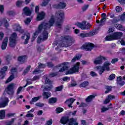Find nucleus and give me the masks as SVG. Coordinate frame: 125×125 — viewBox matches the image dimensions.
<instances>
[{"label":"nucleus","instance_id":"nucleus-32","mask_svg":"<svg viewBox=\"0 0 125 125\" xmlns=\"http://www.w3.org/2000/svg\"><path fill=\"white\" fill-rule=\"evenodd\" d=\"M89 84V83H88L87 81H85L80 84V87H86V86H87V85H88Z\"/></svg>","mask_w":125,"mask_h":125},{"label":"nucleus","instance_id":"nucleus-15","mask_svg":"<svg viewBox=\"0 0 125 125\" xmlns=\"http://www.w3.org/2000/svg\"><path fill=\"white\" fill-rule=\"evenodd\" d=\"M13 29L15 31H18L20 33H21V34H23V33H24V30L21 29V26H20V25L18 23H15L14 24Z\"/></svg>","mask_w":125,"mask_h":125},{"label":"nucleus","instance_id":"nucleus-53","mask_svg":"<svg viewBox=\"0 0 125 125\" xmlns=\"http://www.w3.org/2000/svg\"><path fill=\"white\" fill-rule=\"evenodd\" d=\"M49 0H44L42 4V6H45V5H47V3H48V2H49Z\"/></svg>","mask_w":125,"mask_h":125},{"label":"nucleus","instance_id":"nucleus-8","mask_svg":"<svg viewBox=\"0 0 125 125\" xmlns=\"http://www.w3.org/2000/svg\"><path fill=\"white\" fill-rule=\"evenodd\" d=\"M14 86H15V83H11L10 84L8 85L7 87L5 89V91L9 94V95H12L14 93Z\"/></svg>","mask_w":125,"mask_h":125},{"label":"nucleus","instance_id":"nucleus-49","mask_svg":"<svg viewBox=\"0 0 125 125\" xmlns=\"http://www.w3.org/2000/svg\"><path fill=\"white\" fill-rule=\"evenodd\" d=\"M45 64L41 63H39L38 68H39V69H43V68H45Z\"/></svg>","mask_w":125,"mask_h":125},{"label":"nucleus","instance_id":"nucleus-12","mask_svg":"<svg viewBox=\"0 0 125 125\" xmlns=\"http://www.w3.org/2000/svg\"><path fill=\"white\" fill-rule=\"evenodd\" d=\"M2 103H0V108H4L8 105V103L9 102V100L8 98L5 97L1 99Z\"/></svg>","mask_w":125,"mask_h":125},{"label":"nucleus","instance_id":"nucleus-17","mask_svg":"<svg viewBox=\"0 0 125 125\" xmlns=\"http://www.w3.org/2000/svg\"><path fill=\"white\" fill-rule=\"evenodd\" d=\"M39 12L40 7L39 6H36L35 7V12L36 13H37V16H45V13H44V12H41V13H39Z\"/></svg>","mask_w":125,"mask_h":125},{"label":"nucleus","instance_id":"nucleus-23","mask_svg":"<svg viewBox=\"0 0 125 125\" xmlns=\"http://www.w3.org/2000/svg\"><path fill=\"white\" fill-rule=\"evenodd\" d=\"M75 99L71 98L69 100H66V101L65 102V104H67L69 108L72 107V104L75 102Z\"/></svg>","mask_w":125,"mask_h":125},{"label":"nucleus","instance_id":"nucleus-24","mask_svg":"<svg viewBox=\"0 0 125 125\" xmlns=\"http://www.w3.org/2000/svg\"><path fill=\"white\" fill-rule=\"evenodd\" d=\"M67 6V4L65 2H60L57 6H56V8H60V9H62V8H65Z\"/></svg>","mask_w":125,"mask_h":125},{"label":"nucleus","instance_id":"nucleus-34","mask_svg":"<svg viewBox=\"0 0 125 125\" xmlns=\"http://www.w3.org/2000/svg\"><path fill=\"white\" fill-rule=\"evenodd\" d=\"M94 97H95V96L94 95H90V96H88L86 99V102H90V101H91V100H92V99H93V98H94Z\"/></svg>","mask_w":125,"mask_h":125},{"label":"nucleus","instance_id":"nucleus-50","mask_svg":"<svg viewBox=\"0 0 125 125\" xmlns=\"http://www.w3.org/2000/svg\"><path fill=\"white\" fill-rule=\"evenodd\" d=\"M4 77H5V73L2 71H0V79H2Z\"/></svg>","mask_w":125,"mask_h":125},{"label":"nucleus","instance_id":"nucleus-41","mask_svg":"<svg viewBox=\"0 0 125 125\" xmlns=\"http://www.w3.org/2000/svg\"><path fill=\"white\" fill-rule=\"evenodd\" d=\"M56 16H64V12L61 11H58L56 13Z\"/></svg>","mask_w":125,"mask_h":125},{"label":"nucleus","instance_id":"nucleus-46","mask_svg":"<svg viewBox=\"0 0 125 125\" xmlns=\"http://www.w3.org/2000/svg\"><path fill=\"white\" fill-rule=\"evenodd\" d=\"M63 89V85H61L56 87L55 91H61Z\"/></svg>","mask_w":125,"mask_h":125},{"label":"nucleus","instance_id":"nucleus-26","mask_svg":"<svg viewBox=\"0 0 125 125\" xmlns=\"http://www.w3.org/2000/svg\"><path fill=\"white\" fill-rule=\"evenodd\" d=\"M43 99H48L51 96V93L49 92H43L42 93Z\"/></svg>","mask_w":125,"mask_h":125},{"label":"nucleus","instance_id":"nucleus-22","mask_svg":"<svg viewBox=\"0 0 125 125\" xmlns=\"http://www.w3.org/2000/svg\"><path fill=\"white\" fill-rule=\"evenodd\" d=\"M18 61L21 63L23 64L26 60H27V56H21L19 57L18 59Z\"/></svg>","mask_w":125,"mask_h":125},{"label":"nucleus","instance_id":"nucleus-20","mask_svg":"<svg viewBox=\"0 0 125 125\" xmlns=\"http://www.w3.org/2000/svg\"><path fill=\"white\" fill-rule=\"evenodd\" d=\"M0 26H4L6 28H7L9 26V23L5 19H3L0 21Z\"/></svg>","mask_w":125,"mask_h":125},{"label":"nucleus","instance_id":"nucleus-63","mask_svg":"<svg viewBox=\"0 0 125 125\" xmlns=\"http://www.w3.org/2000/svg\"><path fill=\"white\" fill-rule=\"evenodd\" d=\"M87 8H88V5H85L82 7V10L83 11H85Z\"/></svg>","mask_w":125,"mask_h":125},{"label":"nucleus","instance_id":"nucleus-29","mask_svg":"<svg viewBox=\"0 0 125 125\" xmlns=\"http://www.w3.org/2000/svg\"><path fill=\"white\" fill-rule=\"evenodd\" d=\"M5 117V111L4 110H0V120H3Z\"/></svg>","mask_w":125,"mask_h":125},{"label":"nucleus","instance_id":"nucleus-14","mask_svg":"<svg viewBox=\"0 0 125 125\" xmlns=\"http://www.w3.org/2000/svg\"><path fill=\"white\" fill-rule=\"evenodd\" d=\"M102 60H105V57L102 56H99L95 60L94 63L96 65L102 64Z\"/></svg>","mask_w":125,"mask_h":125},{"label":"nucleus","instance_id":"nucleus-1","mask_svg":"<svg viewBox=\"0 0 125 125\" xmlns=\"http://www.w3.org/2000/svg\"><path fill=\"white\" fill-rule=\"evenodd\" d=\"M63 18L62 16L51 17L48 23L43 22L39 25L38 31H36L33 35V40H35V39L38 37V34L39 33H42V31H43L42 36L38 37L37 42L40 43V42H42L46 41V40H47V38H48L47 30L50 29V27L53 26V24H54L55 22L57 27L61 28V26H62V23H63Z\"/></svg>","mask_w":125,"mask_h":125},{"label":"nucleus","instance_id":"nucleus-21","mask_svg":"<svg viewBox=\"0 0 125 125\" xmlns=\"http://www.w3.org/2000/svg\"><path fill=\"white\" fill-rule=\"evenodd\" d=\"M23 12L27 16H30V15H31L32 14V11L28 7H25L24 8Z\"/></svg>","mask_w":125,"mask_h":125},{"label":"nucleus","instance_id":"nucleus-64","mask_svg":"<svg viewBox=\"0 0 125 125\" xmlns=\"http://www.w3.org/2000/svg\"><path fill=\"white\" fill-rule=\"evenodd\" d=\"M52 125V120L50 119V120L47 122L46 125Z\"/></svg>","mask_w":125,"mask_h":125},{"label":"nucleus","instance_id":"nucleus-36","mask_svg":"<svg viewBox=\"0 0 125 125\" xmlns=\"http://www.w3.org/2000/svg\"><path fill=\"white\" fill-rule=\"evenodd\" d=\"M7 14L10 16H14V15H16V13L14 11H9L7 12Z\"/></svg>","mask_w":125,"mask_h":125},{"label":"nucleus","instance_id":"nucleus-10","mask_svg":"<svg viewBox=\"0 0 125 125\" xmlns=\"http://www.w3.org/2000/svg\"><path fill=\"white\" fill-rule=\"evenodd\" d=\"M94 47V45L91 43H85L81 47V49H84L86 51H91Z\"/></svg>","mask_w":125,"mask_h":125},{"label":"nucleus","instance_id":"nucleus-59","mask_svg":"<svg viewBox=\"0 0 125 125\" xmlns=\"http://www.w3.org/2000/svg\"><path fill=\"white\" fill-rule=\"evenodd\" d=\"M51 88H52V85H50V86L49 87H46L45 88H44V91L46 90L47 91H48V90H50V89H51Z\"/></svg>","mask_w":125,"mask_h":125},{"label":"nucleus","instance_id":"nucleus-45","mask_svg":"<svg viewBox=\"0 0 125 125\" xmlns=\"http://www.w3.org/2000/svg\"><path fill=\"white\" fill-rule=\"evenodd\" d=\"M63 110L64 109H63V108L61 107H59L56 109V113H57V114H59V113H61L62 112H63Z\"/></svg>","mask_w":125,"mask_h":125},{"label":"nucleus","instance_id":"nucleus-44","mask_svg":"<svg viewBox=\"0 0 125 125\" xmlns=\"http://www.w3.org/2000/svg\"><path fill=\"white\" fill-rule=\"evenodd\" d=\"M23 3H24V2H23L22 1L18 0L17 2L16 5L18 7H20V6H21V5H22V4H23Z\"/></svg>","mask_w":125,"mask_h":125},{"label":"nucleus","instance_id":"nucleus-35","mask_svg":"<svg viewBox=\"0 0 125 125\" xmlns=\"http://www.w3.org/2000/svg\"><path fill=\"white\" fill-rule=\"evenodd\" d=\"M96 31L93 30L87 33L88 37H92V36H94V35H96Z\"/></svg>","mask_w":125,"mask_h":125},{"label":"nucleus","instance_id":"nucleus-9","mask_svg":"<svg viewBox=\"0 0 125 125\" xmlns=\"http://www.w3.org/2000/svg\"><path fill=\"white\" fill-rule=\"evenodd\" d=\"M77 26L79 27L81 30H88L91 25H90L89 23L86 24V21H83L82 23H77Z\"/></svg>","mask_w":125,"mask_h":125},{"label":"nucleus","instance_id":"nucleus-40","mask_svg":"<svg viewBox=\"0 0 125 125\" xmlns=\"http://www.w3.org/2000/svg\"><path fill=\"white\" fill-rule=\"evenodd\" d=\"M115 10L117 12H121L123 10V8L120 6H117L116 7Z\"/></svg>","mask_w":125,"mask_h":125},{"label":"nucleus","instance_id":"nucleus-58","mask_svg":"<svg viewBox=\"0 0 125 125\" xmlns=\"http://www.w3.org/2000/svg\"><path fill=\"white\" fill-rule=\"evenodd\" d=\"M22 88H23V87L20 86L19 87L17 91V94H20V92H21V90H22Z\"/></svg>","mask_w":125,"mask_h":125},{"label":"nucleus","instance_id":"nucleus-11","mask_svg":"<svg viewBox=\"0 0 125 125\" xmlns=\"http://www.w3.org/2000/svg\"><path fill=\"white\" fill-rule=\"evenodd\" d=\"M69 63L68 62H63L62 63H61L58 65V68L59 69L61 68V69L59 70V72L60 73H62V72H64V71H66V70H68V64Z\"/></svg>","mask_w":125,"mask_h":125},{"label":"nucleus","instance_id":"nucleus-19","mask_svg":"<svg viewBox=\"0 0 125 125\" xmlns=\"http://www.w3.org/2000/svg\"><path fill=\"white\" fill-rule=\"evenodd\" d=\"M25 37H26V39L24 42V44H27L29 42V40H30V33L27 32L25 34L24 36H23L21 37V39L22 40H24L25 39Z\"/></svg>","mask_w":125,"mask_h":125},{"label":"nucleus","instance_id":"nucleus-3","mask_svg":"<svg viewBox=\"0 0 125 125\" xmlns=\"http://www.w3.org/2000/svg\"><path fill=\"white\" fill-rule=\"evenodd\" d=\"M60 122L62 125H66L69 122L67 125H79V123L77 122V119L75 118L69 119L68 117H62L61 119Z\"/></svg>","mask_w":125,"mask_h":125},{"label":"nucleus","instance_id":"nucleus-48","mask_svg":"<svg viewBox=\"0 0 125 125\" xmlns=\"http://www.w3.org/2000/svg\"><path fill=\"white\" fill-rule=\"evenodd\" d=\"M115 78H116V76L115 75V74H112L110 76H109L108 80L109 81H113V80H114Z\"/></svg>","mask_w":125,"mask_h":125},{"label":"nucleus","instance_id":"nucleus-55","mask_svg":"<svg viewBox=\"0 0 125 125\" xmlns=\"http://www.w3.org/2000/svg\"><path fill=\"white\" fill-rule=\"evenodd\" d=\"M116 29L120 31H123V26L121 24H118L116 26Z\"/></svg>","mask_w":125,"mask_h":125},{"label":"nucleus","instance_id":"nucleus-38","mask_svg":"<svg viewBox=\"0 0 125 125\" xmlns=\"http://www.w3.org/2000/svg\"><path fill=\"white\" fill-rule=\"evenodd\" d=\"M42 71L41 70L39 69H36L33 71V74L34 75H38L40 74V73H42Z\"/></svg>","mask_w":125,"mask_h":125},{"label":"nucleus","instance_id":"nucleus-39","mask_svg":"<svg viewBox=\"0 0 125 125\" xmlns=\"http://www.w3.org/2000/svg\"><path fill=\"white\" fill-rule=\"evenodd\" d=\"M101 113H104L106 111H108L109 110V108L106 107L105 106H102L101 108Z\"/></svg>","mask_w":125,"mask_h":125},{"label":"nucleus","instance_id":"nucleus-54","mask_svg":"<svg viewBox=\"0 0 125 125\" xmlns=\"http://www.w3.org/2000/svg\"><path fill=\"white\" fill-rule=\"evenodd\" d=\"M32 83H33L32 82V80H28L27 81V83L25 84V86H23V87H26V86H27L28 84H32Z\"/></svg>","mask_w":125,"mask_h":125},{"label":"nucleus","instance_id":"nucleus-7","mask_svg":"<svg viewBox=\"0 0 125 125\" xmlns=\"http://www.w3.org/2000/svg\"><path fill=\"white\" fill-rule=\"evenodd\" d=\"M80 68V62H77L73 67L70 68L69 70L66 71V75H71V74H75L79 72V69Z\"/></svg>","mask_w":125,"mask_h":125},{"label":"nucleus","instance_id":"nucleus-16","mask_svg":"<svg viewBox=\"0 0 125 125\" xmlns=\"http://www.w3.org/2000/svg\"><path fill=\"white\" fill-rule=\"evenodd\" d=\"M8 42V38L5 37L2 43V45H1L2 50H4L6 49Z\"/></svg>","mask_w":125,"mask_h":125},{"label":"nucleus","instance_id":"nucleus-51","mask_svg":"<svg viewBox=\"0 0 125 125\" xmlns=\"http://www.w3.org/2000/svg\"><path fill=\"white\" fill-rule=\"evenodd\" d=\"M36 106H37V107H43L44 104L42 103H37L36 104Z\"/></svg>","mask_w":125,"mask_h":125},{"label":"nucleus","instance_id":"nucleus-13","mask_svg":"<svg viewBox=\"0 0 125 125\" xmlns=\"http://www.w3.org/2000/svg\"><path fill=\"white\" fill-rule=\"evenodd\" d=\"M11 73L12 75L7 79V80L5 82V83H10L13 79H14V75H13L14 73H16V68L13 67L11 70Z\"/></svg>","mask_w":125,"mask_h":125},{"label":"nucleus","instance_id":"nucleus-62","mask_svg":"<svg viewBox=\"0 0 125 125\" xmlns=\"http://www.w3.org/2000/svg\"><path fill=\"white\" fill-rule=\"evenodd\" d=\"M90 75H91V77H97V74H96V73H95L94 71H91Z\"/></svg>","mask_w":125,"mask_h":125},{"label":"nucleus","instance_id":"nucleus-27","mask_svg":"<svg viewBox=\"0 0 125 125\" xmlns=\"http://www.w3.org/2000/svg\"><path fill=\"white\" fill-rule=\"evenodd\" d=\"M123 78L122 77L120 76L117 78V83L118 84H119V85L123 86L125 84V82L122 81Z\"/></svg>","mask_w":125,"mask_h":125},{"label":"nucleus","instance_id":"nucleus-60","mask_svg":"<svg viewBox=\"0 0 125 125\" xmlns=\"http://www.w3.org/2000/svg\"><path fill=\"white\" fill-rule=\"evenodd\" d=\"M64 82H69L70 81V77H64L62 79Z\"/></svg>","mask_w":125,"mask_h":125},{"label":"nucleus","instance_id":"nucleus-31","mask_svg":"<svg viewBox=\"0 0 125 125\" xmlns=\"http://www.w3.org/2000/svg\"><path fill=\"white\" fill-rule=\"evenodd\" d=\"M81 57H82V56L81 55H76L72 59L71 62H76V60H79V59H81Z\"/></svg>","mask_w":125,"mask_h":125},{"label":"nucleus","instance_id":"nucleus-4","mask_svg":"<svg viewBox=\"0 0 125 125\" xmlns=\"http://www.w3.org/2000/svg\"><path fill=\"white\" fill-rule=\"evenodd\" d=\"M110 65H111V62H110L109 61H106L104 63L103 66L100 65L97 66L96 68L99 74L102 75L105 70H106L107 72L110 71V67H109Z\"/></svg>","mask_w":125,"mask_h":125},{"label":"nucleus","instance_id":"nucleus-43","mask_svg":"<svg viewBox=\"0 0 125 125\" xmlns=\"http://www.w3.org/2000/svg\"><path fill=\"white\" fill-rule=\"evenodd\" d=\"M30 69H31V66H28L26 69L24 71V72L22 73V75H26L29 71H30Z\"/></svg>","mask_w":125,"mask_h":125},{"label":"nucleus","instance_id":"nucleus-6","mask_svg":"<svg viewBox=\"0 0 125 125\" xmlns=\"http://www.w3.org/2000/svg\"><path fill=\"white\" fill-rule=\"evenodd\" d=\"M17 34L13 33L9 38V45L11 47H14L16 45L17 42Z\"/></svg>","mask_w":125,"mask_h":125},{"label":"nucleus","instance_id":"nucleus-37","mask_svg":"<svg viewBox=\"0 0 125 125\" xmlns=\"http://www.w3.org/2000/svg\"><path fill=\"white\" fill-rule=\"evenodd\" d=\"M105 89L106 90L105 91V93H109V92L112 90V87L111 86H106Z\"/></svg>","mask_w":125,"mask_h":125},{"label":"nucleus","instance_id":"nucleus-57","mask_svg":"<svg viewBox=\"0 0 125 125\" xmlns=\"http://www.w3.org/2000/svg\"><path fill=\"white\" fill-rule=\"evenodd\" d=\"M24 22L26 25H28V24H29V23H31V19L30 18L26 19L24 21Z\"/></svg>","mask_w":125,"mask_h":125},{"label":"nucleus","instance_id":"nucleus-56","mask_svg":"<svg viewBox=\"0 0 125 125\" xmlns=\"http://www.w3.org/2000/svg\"><path fill=\"white\" fill-rule=\"evenodd\" d=\"M119 61V59L115 58L112 60L111 63L112 64H115V63H116V62H118Z\"/></svg>","mask_w":125,"mask_h":125},{"label":"nucleus","instance_id":"nucleus-47","mask_svg":"<svg viewBox=\"0 0 125 125\" xmlns=\"http://www.w3.org/2000/svg\"><path fill=\"white\" fill-rule=\"evenodd\" d=\"M7 69H8V67L6 66H5L1 69L0 71L2 72V73H5V71H7Z\"/></svg>","mask_w":125,"mask_h":125},{"label":"nucleus","instance_id":"nucleus-5","mask_svg":"<svg viewBox=\"0 0 125 125\" xmlns=\"http://www.w3.org/2000/svg\"><path fill=\"white\" fill-rule=\"evenodd\" d=\"M123 37V33L122 32H115L112 35L107 36L105 37V41H114V40H119Z\"/></svg>","mask_w":125,"mask_h":125},{"label":"nucleus","instance_id":"nucleus-52","mask_svg":"<svg viewBox=\"0 0 125 125\" xmlns=\"http://www.w3.org/2000/svg\"><path fill=\"white\" fill-rule=\"evenodd\" d=\"M45 83H47V84H51V83H52V82L47 78L45 79Z\"/></svg>","mask_w":125,"mask_h":125},{"label":"nucleus","instance_id":"nucleus-30","mask_svg":"<svg viewBox=\"0 0 125 125\" xmlns=\"http://www.w3.org/2000/svg\"><path fill=\"white\" fill-rule=\"evenodd\" d=\"M57 102V98H51L49 99V104H54V103H56Z\"/></svg>","mask_w":125,"mask_h":125},{"label":"nucleus","instance_id":"nucleus-33","mask_svg":"<svg viewBox=\"0 0 125 125\" xmlns=\"http://www.w3.org/2000/svg\"><path fill=\"white\" fill-rule=\"evenodd\" d=\"M16 118H12L10 121L6 123V125H13V123L16 121Z\"/></svg>","mask_w":125,"mask_h":125},{"label":"nucleus","instance_id":"nucleus-25","mask_svg":"<svg viewBox=\"0 0 125 125\" xmlns=\"http://www.w3.org/2000/svg\"><path fill=\"white\" fill-rule=\"evenodd\" d=\"M106 21V16L102 17L100 21H99L97 20L96 23L99 24V26H103L104 25V22Z\"/></svg>","mask_w":125,"mask_h":125},{"label":"nucleus","instance_id":"nucleus-2","mask_svg":"<svg viewBox=\"0 0 125 125\" xmlns=\"http://www.w3.org/2000/svg\"><path fill=\"white\" fill-rule=\"evenodd\" d=\"M61 39L62 40L60 45L62 47H68V46H71L75 42L74 38L70 36H62Z\"/></svg>","mask_w":125,"mask_h":125},{"label":"nucleus","instance_id":"nucleus-42","mask_svg":"<svg viewBox=\"0 0 125 125\" xmlns=\"http://www.w3.org/2000/svg\"><path fill=\"white\" fill-rule=\"evenodd\" d=\"M14 116H15V113H9L6 115V117L8 119L12 118V117H14Z\"/></svg>","mask_w":125,"mask_h":125},{"label":"nucleus","instance_id":"nucleus-18","mask_svg":"<svg viewBox=\"0 0 125 125\" xmlns=\"http://www.w3.org/2000/svg\"><path fill=\"white\" fill-rule=\"evenodd\" d=\"M113 99H115V96L108 95L105 100L104 101V104H108V103H109L111 100H113Z\"/></svg>","mask_w":125,"mask_h":125},{"label":"nucleus","instance_id":"nucleus-28","mask_svg":"<svg viewBox=\"0 0 125 125\" xmlns=\"http://www.w3.org/2000/svg\"><path fill=\"white\" fill-rule=\"evenodd\" d=\"M42 98V96H39L38 97H35L32 99L31 101H30V104H34L35 102H37V101H39V100Z\"/></svg>","mask_w":125,"mask_h":125},{"label":"nucleus","instance_id":"nucleus-61","mask_svg":"<svg viewBox=\"0 0 125 125\" xmlns=\"http://www.w3.org/2000/svg\"><path fill=\"white\" fill-rule=\"evenodd\" d=\"M80 37H81L82 38H85L88 36L87 33H81L80 34Z\"/></svg>","mask_w":125,"mask_h":125}]
</instances>
